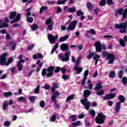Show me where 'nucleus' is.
Segmentation results:
<instances>
[{
    "mask_svg": "<svg viewBox=\"0 0 127 127\" xmlns=\"http://www.w3.org/2000/svg\"><path fill=\"white\" fill-rule=\"evenodd\" d=\"M61 50L62 51H66L64 53V56L63 55H59V58L60 60L63 61V62H67V61H69L70 60V55L71 54V51L69 50V46L66 43H63L61 45Z\"/></svg>",
    "mask_w": 127,
    "mask_h": 127,
    "instance_id": "nucleus-1",
    "label": "nucleus"
},
{
    "mask_svg": "<svg viewBox=\"0 0 127 127\" xmlns=\"http://www.w3.org/2000/svg\"><path fill=\"white\" fill-rule=\"evenodd\" d=\"M90 95H91V90H85L83 93V98H85V99L80 100V102L82 105L85 107V109H86L87 111H89L90 106H91V103H90V102L88 101V99H87Z\"/></svg>",
    "mask_w": 127,
    "mask_h": 127,
    "instance_id": "nucleus-2",
    "label": "nucleus"
},
{
    "mask_svg": "<svg viewBox=\"0 0 127 127\" xmlns=\"http://www.w3.org/2000/svg\"><path fill=\"white\" fill-rule=\"evenodd\" d=\"M6 56H7V53H4L0 56V64L1 66H3V65L8 66V65L13 61V58H10V59H8L7 62L6 63V58L5 57H6Z\"/></svg>",
    "mask_w": 127,
    "mask_h": 127,
    "instance_id": "nucleus-3",
    "label": "nucleus"
},
{
    "mask_svg": "<svg viewBox=\"0 0 127 127\" xmlns=\"http://www.w3.org/2000/svg\"><path fill=\"white\" fill-rule=\"evenodd\" d=\"M55 67L53 66H49L47 69L44 68L42 72V76H47V77H51L53 75Z\"/></svg>",
    "mask_w": 127,
    "mask_h": 127,
    "instance_id": "nucleus-4",
    "label": "nucleus"
},
{
    "mask_svg": "<svg viewBox=\"0 0 127 127\" xmlns=\"http://www.w3.org/2000/svg\"><path fill=\"white\" fill-rule=\"evenodd\" d=\"M114 27L116 29H122L120 31L121 33H126L127 32V21L124 23H121L120 24H115Z\"/></svg>",
    "mask_w": 127,
    "mask_h": 127,
    "instance_id": "nucleus-5",
    "label": "nucleus"
},
{
    "mask_svg": "<svg viewBox=\"0 0 127 127\" xmlns=\"http://www.w3.org/2000/svg\"><path fill=\"white\" fill-rule=\"evenodd\" d=\"M16 11H14L11 12V14L10 15V19H13L11 21L10 23H14V22H18L21 18V14L20 13H18L16 15ZM16 16V17H15Z\"/></svg>",
    "mask_w": 127,
    "mask_h": 127,
    "instance_id": "nucleus-6",
    "label": "nucleus"
},
{
    "mask_svg": "<svg viewBox=\"0 0 127 127\" xmlns=\"http://www.w3.org/2000/svg\"><path fill=\"white\" fill-rule=\"evenodd\" d=\"M77 20H74L73 21H72L69 23V25L66 27V26H61V29L62 30H65L66 29V30L68 31H72L74 30L76 27V25H77Z\"/></svg>",
    "mask_w": 127,
    "mask_h": 127,
    "instance_id": "nucleus-7",
    "label": "nucleus"
},
{
    "mask_svg": "<svg viewBox=\"0 0 127 127\" xmlns=\"http://www.w3.org/2000/svg\"><path fill=\"white\" fill-rule=\"evenodd\" d=\"M106 116L102 112L99 113L95 118V122L99 125H102L106 121Z\"/></svg>",
    "mask_w": 127,
    "mask_h": 127,
    "instance_id": "nucleus-8",
    "label": "nucleus"
},
{
    "mask_svg": "<svg viewBox=\"0 0 127 127\" xmlns=\"http://www.w3.org/2000/svg\"><path fill=\"white\" fill-rule=\"evenodd\" d=\"M103 55L106 57V60H109L108 64H113L115 62V59H116L115 55L103 52Z\"/></svg>",
    "mask_w": 127,
    "mask_h": 127,
    "instance_id": "nucleus-9",
    "label": "nucleus"
},
{
    "mask_svg": "<svg viewBox=\"0 0 127 127\" xmlns=\"http://www.w3.org/2000/svg\"><path fill=\"white\" fill-rule=\"evenodd\" d=\"M80 63H81V58L79 57L76 62L75 66L74 67V70L77 71V74H80L83 71V68L79 67V64Z\"/></svg>",
    "mask_w": 127,
    "mask_h": 127,
    "instance_id": "nucleus-10",
    "label": "nucleus"
},
{
    "mask_svg": "<svg viewBox=\"0 0 127 127\" xmlns=\"http://www.w3.org/2000/svg\"><path fill=\"white\" fill-rule=\"evenodd\" d=\"M91 58H93V60L95 61H99V59L101 58V56L96 52L90 53L87 56V59L90 60Z\"/></svg>",
    "mask_w": 127,
    "mask_h": 127,
    "instance_id": "nucleus-11",
    "label": "nucleus"
},
{
    "mask_svg": "<svg viewBox=\"0 0 127 127\" xmlns=\"http://www.w3.org/2000/svg\"><path fill=\"white\" fill-rule=\"evenodd\" d=\"M94 46L95 47L96 52H102V43L99 41H97L94 44Z\"/></svg>",
    "mask_w": 127,
    "mask_h": 127,
    "instance_id": "nucleus-12",
    "label": "nucleus"
},
{
    "mask_svg": "<svg viewBox=\"0 0 127 127\" xmlns=\"http://www.w3.org/2000/svg\"><path fill=\"white\" fill-rule=\"evenodd\" d=\"M48 38L50 43H53V44H54V43H55V41H56V40L57 39V38H58V35H57L56 37H54L51 34H48Z\"/></svg>",
    "mask_w": 127,
    "mask_h": 127,
    "instance_id": "nucleus-13",
    "label": "nucleus"
},
{
    "mask_svg": "<svg viewBox=\"0 0 127 127\" xmlns=\"http://www.w3.org/2000/svg\"><path fill=\"white\" fill-rule=\"evenodd\" d=\"M124 39H120L119 42H120V45H121V46H122V47H126V42H127V36H125L124 37Z\"/></svg>",
    "mask_w": 127,
    "mask_h": 127,
    "instance_id": "nucleus-14",
    "label": "nucleus"
},
{
    "mask_svg": "<svg viewBox=\"0 0 127 127\" xmlns=\"http://www.w3.org/2000/svg\"><path fill=\"white\" fill-rule=\"evenodd\" d=\"M77 16H80L81 20L85 19V16H84V12L82 11V10H78L76 12Z\"/></svg>",
    "mask_w": 127,
    "mask_h": 127,
    "instance_id": "nucleus-15",
    "label": "nucleus"
},
{
    "mask_svg": "<svg viewBox=\"0 0 127 127\" xmlns=\"http://www.w3.org/2000/svg\"><path fill=\"white\" fill-rule=\"evenodd\" d=\"M30 15H31V12H28L26 13L27 20L28 22H29L30 23H31V22L33 21V18L32 17H29Z\"/></svg>",
    "mask_w": 127,
    "mask_h": 127,
    "instance_id": "nucleus-16",
    "label": "nucleus"
},
{
    "mask_svg": "<svg viewBox=\"0 0 127 127\" xmlns=\"http://www.w3.org/2000/svg\"><path fill=\"white\" fill-rule=\"evenodd\" d=\"M24 62H25V61L21 60L18 63L17 68L19 71H21V70H22V64H21V63H24Z\"/></svg>",
    "mask_w": 127,
    "mask_h": 127,
    "instance_id": "nucleus-17",
    "label": "nucleus"
},
{
    "mask_svg": "<svg viewBox=\"0 0 127 127\" xmlns=\"http://www.w3.org/2000/svg\"><path fill=\"white\" fill-rule=\"evenodd\" d=\"M7 26H8V23H3V20L0 19V29L7 27Z\"/></svg>",
    "mask_w": 127,
    "mask_h": 127,
    "instance_id": "nucleus-18",
    "label": "nucleus"
},
{
    "mask_svg": "<svg viewBox=\"0 0 127 127\" xmlns=\"http://www.w3.org/2000/svg\"><path fill=\"white\" fill-rule=\"evenodd\" d=\"M60 95V92L59 91H55L54 93V95L51 97L52 101H55V99H56L57 97H59Z\"/></svg>",
    "mask_w": 127,
    "mask_h": 127,
    "instance_id": "nucleus-19",
    "label": "nucleus"
},
{
    "mask_svg": "<svg viewBox=\"0 0 127 127\" xmlns=\"http://www.w3.org/2000/svg\"><path fill=\"white\" fill-rule=\"evenodd\" d=\"M8 102H7V100H5L2 105V109L3 111H6L7 109H8Z\"/></svg>",
    "mask_w": 127,
    "mask_h": 127,
    "instance_id": "nucleus-20",
    "label": "nucleus"
},
{
    "mask_svg": "<svg viewBox=\"0 0 127 127\" xmlns=\"http://www.w3.org/2000/svg\"><path fill=\"white\" fill-rule=\"evenodd\" d=\"M121 102H119L116 103V108H115V112L116 113H119L120 110L121 109Z\"/></svg>",
    "mask_w": 127,
    "mask_h": 127,
    "instance_id": "nucleus-21",
    "label": "nucleus"
},
{
    "mask_svg": "<svg viewBox=\"0 0 127 127\" xmlns=\"http://www.w3.org/2000/svg\"><path fill=\"white\" fill-rule=\"evenodd\" d=\"M68 38H69V35H66L64 37H61L59 39V41L60 42H64V41H66Z\"/></svg>",
    "mask_w": 127,
    "mask_h": 127,
    "instance_id": "nucleus-22",
    "label": "nucleus"
},
{
    "mask_svg": "<svg viewBox=\"0 0 127 127\" xmlns=\"http://www.w3.org/2000/svg\"><path fill=\"white\" fill-rule=\"evenodd\" d=\"M101 89H103V86L102 85V83L99 82L96 84V87L94 88V90L98 91V90H101Z\"/></svg>",
    "mask_w": 127,
    "mask_h": 127,
    "instance_id": "nucleus-23",
    "label": "nucleus"
},
{
    "mask_svg": "<svg viewBox=\"0 0 127 127\" xmlns=\"http://www.w3.org/2000/svg\"><path fill=\"white\" fill-rule=\"evenodd\" d=\"M124 12V9H118L115 13V15L116 16H118V15H119V14H120L121 15H122V14H123Z\"/></svg>",
    "mask_w": 127,
    "mask_h": 127,
    "instance_id": "nucleus-24",
    "label": "nucleus"
},
{
    "mask_svg": "<svg viewBox=\"0 0 127 127\" xmlns=\"http://www.w3.org/2000/svg\"><path fill=\"white\" fill-rule=\"evenodd\" d=\"M9 44L10 46L12 47V49L13 50H15V48H16L15 46L16 45V44H15V42L13 41H10L9 42Z\"/></svg>",
    "mask_w": 127,
    "mask_h": 127,
    "instance_id": "nucleus-25",
    "label": "nucleus"
},
{
    "mask_svg": "<svg viewBox=\"0 0 127 127\" xmlns=\"http://www.w3.org/2000/svg\"><path fill=\"white\" fill-rule=\"evenodd\" d=\"M119 100L120 101V103H125L126 101V98L122 95H121L119 96Z\"/></svg>",
    "mask_w": 127,
    "mask_h": 127,
    "instance_id": "nucleus-26",
    "label": "nucleus"
},
{
    "mask_svg": "<svg viewBox=\"0 0 127 127\" xmlns=\"http://www.w3.org/2000/svg\"><path fill=\"white\" fill-rule=\"evenodd\" d=\"M87 84H88V89L89 90H93V84H92V82L91 81V80H88Z\"/></svg>",
    "mask_w": 127,
    "mask_h": 127,
    "instance_id": "nucleus-27",
    "label": "nucleus"
},
{
    "mask_svg": "<svg viewBox=\"0 0 127 127\" xmlns=\"http://www.w3.org/2000/svg\"><path fill=\"white\" fill-rule=\"evenodd\" d=\"M17 100L18 102H23V103H27V101H26V99H25V97H20L17 98Z\"/></svg>",
    "mask_w": 127,
    "mask_h": 127,
    "instance_id": "nucleus-28",
    "label": "nucleus"
},
{
    "mask_svg": "<svg viewBox=\"0 0 127 127\" xmlns=\"http://www.w3.org/2000/svg\"><path fill=\"white\" fill-rule=\"evenodd\" d=\"M58 44H56L55 46L54 47V48L52 49L51 53V55H52V54H53V53H54V52H55V51H56V50H57V49L58 48Z\"/></svg>",
    "mask_w": 127,
    "mask_h": 127,
    "instance_id": "nucleus-29",
    "label": "nucleus"
},
{
    "mask_svg": "<svg viewBox=\"0 0 127 127\" xmlns=\"http://www.w3.org/2000/svg\"><path fill=\"white\" fill-rule=\"evenodd\" d=\"M56 119H57V116L56 115H52L50 119V122H55V120H56Z\"/></svg>",
    "mask_w": 127,
    "mask_h": 127,
    "instance_id": "nucleus-30",
    "label": "nucleus"
},
{
    "mask_svg": "<svg viewBox=\"0 0 127 127\" xmlns=\"http://www.w3.org/2000/svg\"><path fill=\"white\" fill-rule=\"evenodd\" d=\"M87 6L89 10H92L93 5L91 2H88L87 3Z\"/></svg>",
    "mask_w": 127,
    "mask_h": 127,
    "instance_id": "nucleus-31",
    "label": "nucleus"
},
{
    "mask_svg": "<svg viewBox=\"0 0 127 127\" xmlns=\"http://www.w3.org/2000/svg\"><path fill=\"white\" fill-rule=\"evenodd\" d=\"M31 28L33 31H35V30L38 28V26L36 24H33L31 25Z\"/></svg>",
    "mask_w": 127,
    "mask_h": 127,
    "instance_id": "nucleus-32",
    "label": "nucleus"
},
{
    "mask_svg": "<svg viewBox=\"0 0 127 127\" xmlns=\"http://www.w3.org/2000/svg\"><path fill=\"white\" fill-rule=\"evenodd\" d=\"M37 97L36 96H30L29 100L31 103L33 104L35 102V99H37Z\"/></svg>",
    "mask_w": 127,
    "mask_h": 127,
    "instance_id": "nucleus-33",
    "label": "nucleus"
},
{
    "mask_svg": "<svg viewBox=\"0 0 127 127\" xmlns=\"http://www.w3.org/2000/svg\"><path fill=\"white\" fill-rule=\"evenodd\" d=\"M89 113L90 115H91V117L94 118L95 116H96V112L94 110H90L89 111Z\"/></svg>",
    "mask_w": 127,
    "mask_h": 127,
    "instance_id": "nucleus-34",
    "label": "nucleus"
},
{
    "mask_svg": "<svg viewBox=\"0 0 127 127\" xmlns=\"http://www.w3.org/2000/svg\"><path fill=\"white\" fill-rule=\"evenodd\" d=\"M74 97H75L74 94H72L70 95L67 98L66 100V102H69V101H71V100H73V99H74Z\"/></svg>",
    "mask_w": 127,
    "mask_h": 127,
    "instance_id": "nucleus-35",
    "label": "nucleus"
},
{
    "mask_svg": "<svg viewBox=\"0 0 127 127\" xmlns=\"http://www.w3.org/2000/svg\"><path fill=\"white\" fill-rule=\"evenodd\" d=\"M122 83H123V85L124 86H126V85H127V77L124 76L122 80Z\"/></svg>",
    "mask_w": 127,
    "mask_h": 127,
    "instance_id": "nucleus-36",
    "label": "nucleus"
},
{
    "mask_svg": "<svg viewBox=\"0 0 127 127\" xmlns=\"http://www.w3.org/2000/svg\"><path fill=\"white\" fill-rule=\"evenodd\" d=\"M87 33H90L91 34H93V35H95L96 34V31L95 30L91 29L90 30L86 31Z\"/></svg>",
    "mask_w": 127,
    "mask_h": 127,
    "instance_id": "nucleus-37",
    "label": "nucleus"
},
{
    "mask_svg": "<svg viewBox=\"0 0 127 127\" xmlns=\"http://www.w3.org/2000/svg\"><path fill=\"white\" fill-rule=\"evenodd\" d=\"M76 118H77L76 115H72V116H69V119H71V121L72 122H76V121H77V119H76Z\"/></svg>",
    "mask_w": 127,
    "mask_h": 127,
    "instance_id": "nucleus-38",
    "label": "nucleus"
},
{
    "mask_svg": "<svg viewBox=\"0 0 127 127\" xmlns=\"http://www.w3.org/2000/svg\"><path fill=\"white\" fill-rule=\"evenodd\" d=\"M12 95V93L11 92H4L3 93V96H5V97H6L7 98H8V97H10Z\"/></svg>",
    "mask_w": 127,
    "mask_h": 127,
    "instance_id": "nucleus-39",
    "label": "nucleus"
},
{
    "mask_svg": "<svg viewBox=\"0 0 127 127\" xmlns=\"http://www.w3.org/2000/svg\"><path fill=\"white\" fill-rule=\"evenodd\" d=\"M46 9H48V7L47 6H43L40 10V13H42L43 11H44V10H46Z\"/></svg>",
    "mask_w": 127,
    "mask_h": 127,
    "instance_id": "nucleus-40",
    "label": "nucleus"
},
{
    "mask_svg": "<svg viewBox=\"0 0 127 127\" xmlns=\"http://www.w3.org/2000/svg\"><path fill=\"white\" fill-rule=\"evenodd\" d=\"M40 85H38V86H37V87L36 88L34 93V94H38V93H39V91H40Z\"/></svg>",
    "mask_w": 127,
    "mask_h": 127,
    "instance_id": "nucleus-41",
    "label": "nucleus"
},
{
    "mask_svg": "<svg viewBox=\"0 0 127 127\" xmlns=\"http://www.w3.org/2000/svg\"><path fill=\"white\" fill-rule=\"evenodd\" d=\"M115 76H116V73H115L114 71H111L110 73L109 74L110 78H114Z\"/></svg>",
    "mask_w": 127,
    "mask_h": 127,
    "instance_id": "nucleus-42",
    "label": "nucleus"
},
{
    "mask_svg": "<svg viewBox=\"0 0 127 127\" xmlns=\"http://www.w3.org/2000/svg\"><path fill=\"white\" fill-rule=\"evenodd\" d=\"M123 75H124V72L122 70L119 71V74H118V77L120 78V79H123Z\"/></svg>",
    "mask_w": 127,
    "mask_h": 127,
    "instance_id": "nucleus-43",
    "label": "nucleus"
},
{
    "mask_svg": "<svg viewBox=\"0 0 127 127\" xmlns=\"http://www.w3.org/2000/svg\"><path fill=\"white\" fill-rule=\"evenodd\" d=\"M66 1H67V0H59L57 2V4H64V3H65V2H66Z\"/></svg>",
    "mask_w": 127,
    "mask_h": 127,
    "instance_id": "nucleus-44",
    "label": "nucleus"
},
{
    "mask_svg": "<svg viewBox=\"0 0 127 127\" xmlns=\"http://www.w3.org/2000/svg\"><path fill=\"white\" fill-rule=\"evenodd\" d=\"M104 101H106V100H112V98H110L109 94H106L103 98Z\"/></svg>",
    "mask_w": 127,
    "mask_h": 127,
    "instance_id": "nucleus-45",
    "label": "nucleus"
},
{
    "mask_svg": "<svg viewBox=\"0 0 127 127\" xmlns=\"http://www.w3.org/2000/svg\"><path fill=\"white\" fill-rule=\"evenodd\" d=\"M104 93H105V90H100L98 92H97V95H98V96H102L104 95Z\"/></svg>",
    "mask_w": 127,
    "mask_h": 127,
    "instance_id": "nucleus-46",
    "label": "nucleus"
},
{
    "mask_svg": "<svg viewBox=\"0 0 127 127\" xmlns=\"http://www.w3.org/2000/svg\"><path fill=\"white\" fill-rule=\"evenodd\" d=\"M62 78L64 80H69V78H70V76L63 74L62 75Z\"/></svg>",
    "mask_w": 127,
    "mask_h": 127,
    "instance_id": "nucleus-47",
    "label": "nucleus"
},
{
    "mask_svg": "<svg viewBox=\"0 0 127 127\" xmlns=\"http://www.w3.org/2000/svg\"><path fill=\"white\" fill-rule=\"evenodd\" d=\"M80 125H81V121H77L72 123V126H74V127H78V126H80Z\"/></svg>",
    "mask_w": 127,
    "mask_h": 127,
    "instance_id": "nucleus-48",
    "label": "nucleus"
},
{
    "mask_svg": "<svg viewBox=\"0 0 127 127\" xmlns=\"http://www.w3.org/2000/svg\"><path fill=\"white\" fill-rule=\"evenodd\" d=\"M68 11L71 13H73V12L76 11V8H75V7H71L68 9Z\"/></svg>",
    "mask_w": 127,
    "mask_h": 127,
    "instance_id": "nucleus-49",
    "label": "nucleus"
},
{
    "mask_svg": "<svg viewBox=\"0 0 127 127\" xmlns=\"http://www.w3.org/2000/svg\"><path fill=\"white\" fill-rule=\"evenodd\" d=\"M10 124H11V123H10V122L5 121L4 123V127H8L10 126Z\"/></svg>",
    "mask_w": 127,
    "mask_h": 127,
    "instance_id": "nucleus-50",
    "label": "nucleus"
},
{
    "mask_svg": "<svg viewBox=\"0 0 127 127\" xmlns=\"http://www.w3.org/2000/svg\"><path fill=\"white\" fill-rule=\"evenodd\" d=\"M99 4L100 6H104L106 4V0H101Z\"/></svg>",
    "mask_w": 127,
    "mask_h": 127,
    "instance_id": "nucleus-51",
    "label": "nucleus"
},
{
    "mask_svg": "<svg viewBox=\"0 0 127 127\" xmlns=\"http://www.w3.org/2000/svg\"><path fill=\"white\" fill-rule=\"evenodd\" d=\"M88 75H89V70L87 69L84 71V78L87 79V76H88Z\"/></svg>",
    "mask_w": 127,
    "mask_h": 127,
    "instance_id": "nucleus-52",
    "label": "nucleus"
},
{
    "mask_svg": "<svg viewBox=\"0 0 127 127\" xmlns=\"http://www.w3.org/2000/svg\"><path fill=\"white\" fill-rule=\"evenodd\" d=\"M40 106L42 108H44L45 107V102L44 101L42 100L40 103Z\"/></svg>",
    "mask_w": 127,
    "mask_h": 127,
    "instance_id": "nucleus-53",
    "label": "nucleus"
},
{
    "mask_svg": "<svg viewBox=\"0 0 127 127\" xmlns=\"http://www.w3.org/2000/svg\"><path fill=\"white\" fill-rule=\"evenodd\" d=\"M52 22V19L51 18H49L46 21V24L47 25H49Z\"/></svg>",
    "mask_w": 127,
    "mask_h": 127,
    "instance_id": "nucleus-54",
    "label": "nucleus"
},
{
    "mask_svg": "<svg viewBox=\"0 0 127 127\" xmlns=\"http://www.w3.org/2000/svg\"><path fill=\"white\" fill-rule=\"evenodd\" d=\"M60 70H61V68L59 66L56 67L55 70V73H59L60 72Z\"/></svg>",
    "mask_w": 127,
    "mask_h": 127,
    "instance_id": "nucleus-55",
    "label": "nucleus"
},
{
    "mask_svg": "<svg viewBox=\"0 0 127 127\" xmlns=\"http://www.w3.org/2000/svg\"><path fill=\"white\" fill-rule=\"evenodd\" d=\"M104 38H107V39H110V38H114V37L112 35H107L103 36Z\"/></svg>",
    "mask_w": 127,
    "mask_h": 127,
    "instance_id": "nucleus-56",
    "label": "nucleus"
},
{
    "mask_svg": "<svg viewBox=\"0 0 127 127\" xmlns=\"http://www.w3.org/2000/svg\"><path fill=\"white\" fill-rule=\"evenodd\" d=\"M110 98L112 99H114L115 97H116V93H110L108 94Z\"/></svg>",
    "mask_w": 127,
    "mask_h": 127,
    "instance_id": "nucleus-57",
    "label": "nucleus"
},
{
    "mask_svg": "<svg viewBox=\"0 0 127 127\" xmlns=\"http://www.w3.org/2000/svg\"><path fill=\"white\" fill-rule=\"evenodd\" d=\"M114 104V102L112 101H108L107 105L109 106V107H112Z\"/></svg>",
    "mask_w": 127,
    "mask_h": 127,
    "instance_id": "nucleus-58",
    "label": "nucleus"
},
{
    "mask_svg": "<svg viewBox=\"0 0 127 127\" xmlns=\"http://www.w3.org/2000/svg\"><path fill=\"white\" fill-rule=\"evenodd\" d=\"M86 79H87V78H83V79H82V80L81 81L82 86H84V85L86 84Z\"/></svg>",
    "mask_w": 127,
    "mask_h": 127,
    "instance_id": "nucleus-59",
    "label": "nucleus"
},
{
    "mask_svg": "<svg viewBox=\"0 0 127 127\" xmlns=\"http://www.w3.org/2000/svg\"><path fill=\"white\" fill-rule=\"evenodd\" d=\"M11 72L12 75L14 74V72H15V66H13L11 68Z\"/></svg>",
    "mask_w": 127,
    "mask_h": 127,
    "instance_id": "nucleus-60",
    "label": "nucleus"
},
{
    "mask_svg": "<svg viewBox=\"0 0 127 127\" xmlns=\"http://www.w3.org/2000/svg\"><path fill=\"white\" fill-rule=\"evenodd\" d=\"M57 11L58 13H60V12H61V11H62V8H61L60 7V6H58Z\"/></svg>",
    "mask_w": 127,
    "mask_h": 127,
    "instance_id": "nucleus-61",
    "label": "nucleus"
},
{
    "mask_svg": "<svg viewBox=\"0 0 127 127\" xmlns=\"http://www.w3.org/2000/svg\"><path fill=\"white\" fill-rule=\"evenodd\" d=\"M20 26H21V25H20V24H18V23H15L13 25V27H16V28L20 27Z\"/></svg>",
    "mask_w": 127,
    "mask_h": 127,
    "instance_id": "nucleus-62",
    "label": "nucleus"
},
{
    "mask_svg": "<svg viewBox=\"0 0 127 127\" xmlns=\"http://www.w3.org/2000/svg\"><path fill=\"white\" fill-rule=\"evenodd\" d=\"M33 47H34V45H32L28 47L27 50H32L33 49Z\"/></svg>",
    "mask_w": 127,
    "mask_h": 127,
    "instance_id": "nucleus-63",
    "label": "nucleus"
},
{
    "mask_svg": "<svg viewBox=\"0 0 127 127\" xmlns=\"http://www.w3.org/2000/svg\"><path fill=\"white\" fill-rule=\"evenodd\" d=\"M61 71H62L63 74H65V72L67 70L66 69V68H65V67H63V68H62L61 69Z\"/></svg>",
    "mask_w": 127,
    "mask_h": 127,
    "instance_id": "nucleus-64",
    "label": "nucleus"
}]
</instances>
